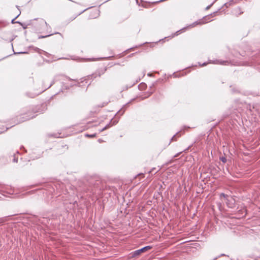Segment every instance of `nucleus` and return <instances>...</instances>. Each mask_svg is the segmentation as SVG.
Listing matches in <instances>:
<instances>
[{
    "instance_id": "obj_1",
    "label": "nucleus",
    "mask_w": 260,
    "mask_h": 260,
    "mask_svg": "<svg viewBox=\"0 0 260 260\" xmlns=\"http://www.w3.org/2000/svg\"><path fill=\"white\" fill-rule=\"evenodd\" d=\"M220 199L222 201H225L228 207L233 208L234 207L235 204V199L231 196H229L221 193L220 196Z\"/></svg>"
},
{
    "instance_id": "obj_7",
    "label": "nucleus",
    "mask_w": 260,
    "mask_h": 260,
    "mask_svg": "<svg viewBox=\"0 0 260 260\" xmlns=\"http://www.w3.org/2000/svg\"><path fill=\"white\" fill-rule=\"evenodd\" d=\"M87 136H89V137H93L95 136V135H87Z\"/></svg>"
},
{
    "instance_id": "obj_6",
    "label": "nucleus",
    "mask_w": 260,
    "mask_h": 260,
    "mask_svg": "<svg viewBox=\"0 0 260 260\" xmlns=\"http://www.w3.org/2000/svg\"><path fill=\"white\" fill-rule=\"evenodd\" d=\"M106 127H107L106 126V127H104L103 128H102V129L101 130V132L103 131L104 129H105L106 128Z\"/></svg>"
},
{
    "instance_id": "obj_8",
    "label": "nucleus",
    "mask_w": 260,
    "mask_h": 260,
    "mask_svg": "<svg viewBox=\"0 0 260 260\" xmlns=\"http://www.w3.org/2000/svg\"><path fill=\"white\" fill-rule=\"evenodd\" d=\"M20 14V12L19 13V14L18 15H17V16L15 18V19L17 18L19 16Z\"/></svg>"
},
{
    "instance_id": "obj_9",
    "label": "nucleus",
    "mask_w": 260,
    "mask_h": 260,
    "mask_svg": "<svg viewBox=\"0 0 260 260\" xmlns=\"http://www.w3.org/2000/svg\"><path fill=\"white\" fill-rule=\"evenodd\" d=\"M206 63L205 62V63H204L203 64H202L201 66H205V65H206Z\"/></svg>"
},
{
    "instance_id": "obj_5",
    "label": "nucleus",
    "mask_w": 260,
    "mask_h": 260,
    "mask_svg": "<svg viewBox=\"0 0 260 260\" xmlns=\"http://www.w3.org/2000/svg\"><path fill=\"white\" fill-rule=\"evenodd\" d=\"M49 36L50 35H48V36H40L39 38H44L47 37Z\"/></svg>"
},
{
    "instance_id": "obj_11",
    "label": "nucleus",
    "mask_w": 260,
    "mask_h": 260,
    "mask_svg": "<svg viewBox=\"0 0 260 260\" xmlns=\"http://www.w3.org/2000/svg\"><path fill=\"white\" fill-rule=\"evenodd\" d=\"M182 30H179L178 31H176V34H177L178 32L181 31Z\"/></svg>"
},
{
    "instance_id": "obj_2",
    "label": "nucleus",
    "mask_w": 260,
    "mask_h": 260,
    "mask_svg": "<svg viewBox=\"0 0 260 260\" xmlns=\"http://www.w3.org/2000/svg\"><path fill=\"white\" fill-rule=\"evenodd\" d=\"M151 248V247L149 246H145L143 248H142L140 249L136 250L134 252V253L133 254V256H136L137 255H138L141 252H142L146 250L149 249Z\"/></svg>"
},
{
    "instance_id": "obj_3",
    "label": "nucleus",
    "mask_w": 260,
    "mask_h": 260,
    "mask_svg": "<svg viewBox=\"0 0 260 260\" xmlns=\"http://www.w3.org/2000/svg\"><path fill=\"white\" fill-rule=\"evenodd\" d=\"M200 22H194L192 24H191V25H190L189 26L190 27H193L194 26H195L196 25H197L198 24H200Z\"/></svg>"
},
{
    "instance_id": "obj_10",
    "label": "nucleus",
    "mask_w": 260,
    "mask_h": 260,
    "mask_svg": "<svg viewBox=\"0 0 260 260\" xmlns=\"http://www.w3.org/2000/svg\"><path fill=\"white\" fill-rule=\"evenodd\" d=\"M14 19H13V20H12V23H14Z\"/></svg>"
},
{
    "instance_id": "obj_13",
    "label": "nucleus",
    "mask_w": 260,
    "mask_h": 260,
    "mask_svg": "<svg viewBox=\"0 0 260 260\" xmlns=\"http://www.w3.org/2000/svg\"><path fill=\"white\" fill-rule=\"evenodd\" d=\"M164 1V0H160V1L161 2V1Z\"/></svg>"
},
{
    "instance_id": "obj_12",
    "label": "nucleus",
    "mask_w": 260,
    "mask_h": 260,
    "mask_svg": "<svg viewBox=\"0 0 260 260\" xmlns=\"http://www.w3.org/2000/svg\"><path fill=\"white\" fill-rule=\"evenodd\" d=\"M220 208H221V207H220V206H219V208L220 209V210H221Z\"/></svg>"
},
{
    "instance_id": "obj_4",
    "label": "nucleus",
    "mask_w": 260,
    "mask_h": 260,
    "mask_svg": "<svg viewBox=\"0 0 260 260\" xmlns=\"http://www.w3.org/2000/svg\"><path fill=\"white\" fill-rule=\"evenodd\" d=\"M220 160L223 162H225L226 161V159L225 157H220Z\"/></svg>"
}]
</instances>
